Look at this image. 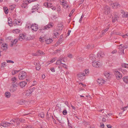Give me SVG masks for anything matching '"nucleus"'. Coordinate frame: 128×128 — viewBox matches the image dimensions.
I'll list each match as a JSON object with an SVG mask.
<instances>
[{"label": "nucleus", "instance_id": "nucleus-8", "mask_svg": "<svg viewBox=\"0 0 128 128\" xmlns=\"http://www.w3.org/2000/svg\"><path fill=\"white\" fill-rule=\"evenodd\" d=\"M92 65L94 67L96 68H98L100 65V63L98 61L97 62H96L94 61L92 62Z\"/></svg>", "mask_w": 128, "mask_h": 128}, {"label": "nucleus", "instance_id": "nucleus-18", "mask_svg": "<svg viewBox=\"0 0 128 128\" xmlns=\"http://www.w3.org/2000/svg\"><path fill=\"white\" fill-rule=\"evenodd\" d=\"M90 59L92 61H94L96 60L95 55L93 54H91L90 56Z\"/></svg>", "mask_w": 128, "mask_h": 128}, {"label": "nucleus", "instance_id": "nucleus-1", "mask_svg": "<svg viewBox=\"0 0 128 128\" xmlns=\"http://www.w3.org/2000/svg\"><path fill=\"white\" fill-rule=\"evenodd\" d=\"M26 76V73L24 71L20 72L18 75V77L19 79L21 80L24 79Z\"/></svg>", "mask_w": 128, "mask_h": 128}, {"label": "nucleus", "instance_id": "nucleus-63", "mask_svg": "<svg viewBox=\"0 0 128 128\" xmlns=\"http://www.w3.org/2000/svg\"><path fill=\"white\" fill-rule=\"evenodd\" d=\"M66 2H65L62 5L64 7L66 6L67 4V3H66Z\"/></svg>", "mask_w": 128, "mask_h": 128}, {"label": "nucleus", "instance_id": "nucleus-12", "mask_svg": "<svg viewBox=\"0 0 128 128\" xmlns=\"http://www.w3.org/2000/svg\"><path fill=\"white\" fill-rule=\"evenodd\" d=\"M108 29V28H107L105 29L104 30H102V34H100V35L98 37V38H101L102 36L104 34Z\"/></svg>", "mask_w": 128, "mask_h": 128}, {"label": "nucleus", "instance_id": "nucleus-2", "mask_svg": "<svg viewBox=\"0 0 128 128\" xmlns=\"http://www.w3.org/2000/svg\"><path fill=\"white\" fill-rule=\"evenodd\" d=\"M12 86L10 88V90L12 92H14L17 90L18 84L17 82H12Z\"/></svg>", "mask_w": 128, "mask_h": 128}, {"label": "nucleus", "instance_id": "nucleus-50", "mask_svg": "<svg viewBox=\"0 0 128 128\" xmlns=\"http://www.w3.org/2000/svg\"><path fill=\"white\" fill-rule=\"evenodd\" d=\"M39 41H40L41 42H43L44 40V38H39Z\"/></svg>", "mask_w": 128, "mask_h": 128}, {"label": "nucleus", "instance_id": "nucleus-6", "mask_svg": "<svg viewBox=\"0 0 128 128\" xmlns=\"http://www.w3.org/2000/svg\"><path fill=\"white\" fill-rule=\"evenodd\" d=\"M14 24L15 26L20 25L22 24L20 20L18 19H15L13 21Z\"/></svg>", "mask_w": 128, "mask_h": 128}, {"label": "nucleus", "instance_id": "nucleus-33", "mask_svg": "<svg viewBox=\"0 0 128 128\" xmlns=\"http://www.w3.org/2000/svg\"><path fill=\"white\" fill-rule=\"evenodd\" d=\"M128 66V64H126V63H122L121 64V66L122 67H124L126 68H128V67L126 66Z\"/></svg>", "mask_w": 128, "mask_h": 128}, {"label": "nucleus", "instance_id": "nucleus-30", "mask_svg": "<svg viewBox=\"0 0 128 128\" xmlns=\"http://www.w3.org/2000/svg\"><path fill=\"white\" fill-rule=\"evenodd\" d=\"M118 49L120 50L121 52V54L122 55H124V49H123L120 46H119V47L118 48Z\"/></svg>", "mask_w": 128, "mask_h": 128}, {"label": "nucleus", "instance_id": "nucleus-7", "mask_svg": "<svg viewBox=\"0 0 128 128\" xmlns=\"http://www.w3.org/2000/svg\"><path fill=\"white\" fill-rule=\"evenodd\" d=\"M30 28L32 30L36 31L38 29V25L36 24H32L30 26Z\"/></svg>", "mask_w": 128, "mask_h": 128}, {"label": "nucleus", "instance_id": "nucleus-49", "mask_svg": "<svg viewBox=\"0 0 128 128\" xmlns=\"http://www.w3.org/2000/svg\"><path fill=\"white\" fill-rule=\"evenodd\" d=\"M34 84H32V86L30 87V88L29 89H32V92L35 89V88L34 87H32V86H34Z\"/></svg>", "mask_w": 128, "mask_h": 128}, {"label": "nucleus", "instance_id": "nucleus-37", "mask_svg": "<svg viewBox=\"0 0 128 128\" xmlns=\"http://www.w3.org/2000/svg\"><path fill=\"white\" fill-rule=\"evenodd\" d=\"M44 114L43 112H41L39 114L38 116L41 118H43L44 117Z\"/></svg>", "mask_w": 128, "mask_h": 128}, {"label": "nucleus", "instance_id": "nucleus-55", "mask_svg": "<svg viewBox=\"0 0 128 128\" xmlns=\"http://www.w3.org/2000/svg\"><path fill=\"white\" fill-rule=\"evenodd\" d=\"M62 39L59 38L58 39V42H58V43H60L62 42Z\"/></svg>", "mask_w": 128, "mask_h": 128}, {"label": "nucleus", "instance_id": "nucleus-39", "mask_svg": "<svg viewBox=\"0 0 128 128\" xmlns=\"http://www.w3.org/2000/svg\"><path fill=\"white\" fill-rule=\"evenodd\" d=\"M61 50V48H59L57 50H55L54 51V54H56L57 53L59 52Z\"/></svg>", "mask_w": 128, "mask_h": 128}, {"label": "nucleus", "instance_id": "nucleus-38", "mask_svg": "<svg viewBox=\"0 0 128 128\" xmlns=\"http://www.w3.org/2000/svg\"><path fill=\"white\" fill-rule=\"evenodd\" d=\"M17 80V79L16 77H14L12 78L11 80L12 81V82H16V81Z\"/></svg>", "mask_w": 128, "mask_h": 128}, {"label": "nucleus", "instance_id": "nucleus-26", "mask_svg": "<svg viewBox=\"0 0 128 128\" xmlns=\"http://www.w3.org/2000/svg\"><path fill=\"white\" fill-rule=\"evenodd\" d=\"M110 73L108 72H106L104 73V76L108 79H109L110 78Z\"/></svg>", "mask_w": 128, "mask_h": 128}, {"label": "nucleus", "instance_id": "nucleus-22", "mask_svg": "<svg viewBox=\"0 0 128 128\" xmlns=\"http://www.w3.org/2000/svg\"><path fill=\"white\" fill-rule=\"evenodd\" d=\"M10 122H11V123L6 122V124H7L8 125H9L8 124H13L14 125L15 124V119L11 120Z\"/></svg>", "mask_w": 128, "mask_h": 128}, {"label": "nucleus", "instance_id": "nucleus-15", "mask_svg": "<svg viewBox=\"0 0 128 128\" xmlns=\"http://www.w3.org/2000/svg\"><path fill=\"white\" fill-rule=\"evenodd\" d=\"M31 89L27 90L26 92V95L27 96H30L32 92Z\"/></svg>", "mask_w": 128, "mask_h": 128}, {"label": "nucleus", "instance_id": "nucleus-41", "mask_svg": "<svg viewBox=\"0 0 128 128\" xmlns=\"http://www.w3.org/2000/svg\"><path fill=\"white\" fill-rule=\"evenodd\" d=\"M89 72V70L88 69L86 70H85V71L83 73H85V74L86 75H88V72Z\"/></svg>", "mask_w": 128, "mask_h": 128}, {"label": "nucleus", "instance_id": "nucleus-57", "mask_svg": "<svg viewBox=\"0 0 128 128\" xmlns=\"http://www.w3.org/2000/svg\"><path fill=\"white\" fill-rule=\"evenodd\" d=\"M62 66L64 68H66V65L65 64H63V63H62Z\"/></svg>", "mask_w": 128, "mask_h": 128}, {"label": "nucleus", "instance_id": "nucleus-53", "mask_svg": "<svg viewBox=\"0 0 128 128\" xmlns=\"http://www.w3.org/2000/svg\"><path fill=\"white\" fill-rule=\"evenodd\" d=\"M5 63L6 62H4L2 63L1 64V67L2 68L5 66Z\"/></svg>", "mask_w": 128, "mask_h": 128}, {"label": "nucleus", "instance_id": "nucleus-3", "mask_svg": "<svg viewBox=\"0 0 128 128\" xmlns=\"http://www.w3.org/2000/svg\"><path fill=\"white\" fill-rule=\"evenodd\" d=\"M53 25L54 24L53 23L50 22L48 25L40 29L39 30H40V32H41L42 30H48L50 28H52Z\"/></svg>", "mask_w": 128, "mask_h": 128}, {"label": "nucleus", "instance_id": "nucleus-9", "mask_svg": "<svg viewBox=\"0 0 128 128\" xmlns=\"http://www.w3.org/2000/svg\"><path fill=\"white\" fill-rule=\"evenodd\" d=\"M110 8L108 6H105L104 8L105 14H109L110 12Z\"/></svg>", "mask_w": 128, "mask_h": 128}, {"label": "nucleus", "instance_id": "nucleus-31", "mask_svg": "<svg viewBox=\"0 0 128 128\" xmlns=\"http://www.w3.org/2000/svg\"><path fill=\"white\" fill-rule=\"evenodd\" d=\"M37 53H38V55H42L45 54V53L43 52L40 50H39Z\"/></svg>", "mask_w": 128, "mask_h": 128}, {"label": "nucleus", "instance_id": "nucleus-43", "mask_svg": "<svg viewBox=\"0 0 128 128\" xmlns=\"http://www.w3.org/2000/svg\"><path fill=\"white\" fill-rule=\"evenodd\" d=\"M62 63L61 62L60 60H57V61H56V64H58V65H60L61 64H62Z\"/></svg>", "mask_w": 128, "mask_h": 128}, {"label": "nucleus", "instance_id": "nucleus-29", "mask_svg": "<svg viewBox=\"0 0 128 128\" xmlns=\"http://www.w3.org/2000/svg\"><path fill=\"white\" fill-rule=\"evenodd\" d=\"M54 37H55L56 38H57V37L59 35H60V34H59V32H55V30H54Z\"/></svg>", "mask_w": 128, "mask_h": 128}, {"label": "nucleus", "instance_id": "nucleus-4", "mask_svg": "<svg viewBox=\"0 0 128 128\" xmlns=\"http://www.w3.org/2000/svg\"><path fill=\"white\" fill-rule=\"evenodd\" d=\"M78 79L80 81L83 80H84V77L86 76L85 73L80 72L77 74Z\"/></svg>", "mask_w": 128, "mask_h": 128}, {"label": "nucleus", "instance_id": "nucleus-59", "mask_svg": "<svg viewBox=\"0 0 128 128\" xmlns=\"http://www.w3.org/2000/svg\"><path fill=\"white\" fill-rule=\"evenodd\" d=\"M54 59L53 60H50L49 62V63L48 64H51V63H52V62H54Z\"/></svg>", "mask_w": 128, "mask_h": 128}, {"label": "nucleus", "instance_id": "nucleus-51", "mask_svg": "<svg viewBox=\"0 0 128 128\" xmlns=\"http://www.w3.org/2000/svg\"><path fill=\"white\" fill-rule=\"evenodd\" d=\"M128 36V33L122 36V37L123 38H127Z\"/></svg>", "mask_w": 128, "mask_h": 128}, {"label": "nucleus", "instance_id": "nucleus-60", "mask_svg": "<svg viewBox=\"0 0 128 128\" xmlns=\"http://www.w3.org/2000/svg\"><path fill=\"white\" fill-rule=\"evenodd\" d=\"M64 104L66 105L67 106H68V107H69V105L68 104V102H64Z\"/></svg>", "mask_w": 128, "mask_h": 128}, {"label": "nucleus", "instance_id": "nucleus-34", "mask_svg": "<svg viewBox=\"0 0 128 128\" xmlns=\"http://www.w3.org/2000/svg\"><path fill=\"white\" fill-rule=\"evenodd\" d=\"M10 20H11L10 21V20L9 18H8V24L10 26H12V22L11 21V19Z\"/></svg>", "mask_w": 128, "mask_h": 128}, {"label": "nucleus", "instance_id": "nucleus-19", "mask_svg": "<svg viewBox=\"0 0 128 128\" xmlns=\"http://www.w3.org/2000/svg\"><path fill=\"white\" fill-rule=\"evenodd\" d=\"M97 82L100 84L101 85L104 83L105 81L102 79L100 80L98 79L97 80Z\"/></svg>", "mask_w": 128, "mask_h": 128}, {"label": "nucleus", "instance_id": "nucleus-24", "mask_svg": "<svg viewBox=\"0 0 128 128\" xmlns=\"http://www.w3.org/2000/svg\"><path fill=\"white\" fill-rule=\"evenodd\" d=\"M9 126L7 124H6V122H5L3 123H0V126H2L4 127H7Z\"/></svg>", "mask_w": 128, "mask_h": 128}, {"label": "nucleus", "instance_id": "nucleus-35", "mask_svg": "<svg viewBox=\"0 0 128 128\" xmlns=\"http://www.w3.org/2000/svg\"><path fill=\"white\" fill-rule=\"evenodd\" d=\"M120 6V5L118 3H115L113 4V6L114 7H117L118 6Z\"/></svg>", "mask_w": 128, "mask_h": 128}, {"label": "nucleus", "instance_id": "nucleus-17", "mask_svg": "<svg viewBox=\"0 0 128 128\" xmlns=\"http://www.w3.org/2000/svg\"><path fill=\"white\" fill-rule=\"evenodd\" d=\"M18 41L17 39H15L13 42L12 41L11 44H10V46L12 47L13 45H15L17 43Z\"/></svg>", "mask_w": 128, "mask_h": 128}, {"label": "nucleus", "instance_id": "nucleus-40", "mask_svg": "<svg viewBox=\"0 0 128 128\" xmlns=\"http://www.w3.org/2000/svg\"><path fill=\"white\" fill-rule=\"evenodd\" d=\"M19 120L20 122L24 123L25 122V120L24 119L20 118L19 119Z\"/></svg>", "mask_w": 128, "mask_h": 128}, {"label": "nucleus", "instance_id": "nucleus-32", "mask_svg": "<svg viewBox=\"0 0 128 128\" xmlns=\"http://www.w3.org/2000/svg\"><path fill=\"white\" fill-rule=\"evenodd\" d=\"M15 124H16L17 125H19L20 124V121L19 120V118H17L15 119Z\"/></svg>", "mask_w": 128, "mask_h": 128}, {"label": "nucleus", "instance_id": "nucleus-13", "mask_svg": "<svg viewBox=\"0 0 128 128\" xmlns=\"http://www.w3.org/2000/svg\"><path fill=\"white\" fill-rule=\"evenodd\" d=\"M104 56L103 53L101 51L99 52L98 54V57H99V58H102Z\"/></svg>", "mask_w": 128, "mask_h": 128}, {"label": "nucleus", "instance_id": "nucleus-25", "mask_svg": "<svg viewBox=\"0 0 128 128\" xmlns=\"http://www.w3.org/2000/svg\"><path fill=\"white\" fill-rule=\"evenodd\" d=\"M123 81L126 83H128V76H126L123 78Z\"/></svg>", "mask_w": 128, "mask_h": 128}, {"label": "nucleus", "instance_id": "nucleus-44", "mask_svg": "<svg viewBox=\"0 0 128 128\" xmlns=\"http://www.w3.org/2000/svg\"><path fill=\"white\" fill-rule=\"evenodd\" d=\"M62 113L64 115H66L67 114V112L66 110H65L63 111Z\"/></svg>", "mask_w": 128, "mask_h": 128}, {"label": "nucleus", "instance_id": "nucleus-62", "mask_svg": "<svg viewBox=\"0 0 128 128\" xmlns=\"http://www.w3.org/2000/svg\"><path fill=\"white\" fill-rule=\"evenodd\" d=\"M107 126L108 128H112V126L110 124H108L107 125Z\"/></svg>", "mask_w": 128, "mask_h": 128}, {"label": "nucleus", "instance_id": "nucleus-42", "mask_svg": "<svg viewBox=\"0 0 128 128\" xmlns=\"http://www.w3.org/2000/svg\"><path fill=\"white\" fill-rule=\"evenodd\" d=\"M121 71L122 73L124 74H126L127 72V70H124L122 69Z\"/></svg>", "mask_w": 128, "mask_h": 128}, {"label": "nucleus", "instance_id": "nucleus-54", "mask_svg": "<svg viewBox=\"0 0 128 128\" xmlns=\"http://www.w3.org/2000/svg\"><path fill=\"white\" fill-rule=\"evenodd\" d=\"M7 63H14V62L10 60H7Z\"/></svg>", "mask_w": 128, "mask_h": 128}, {"label": "nucleus", "instance_id": "nucleus-27", "mask_svg": "<svg viewBox=\"0 0 128 128\" xmlns=\"http://www.w3.org/2000/svg\"><path fill=\"white\" fill-rule=\"evenodd\" d=\"M4 12L6 14H7L8 12V10L6 7H4L3 8Z\"/></svg>", "mask_w": 128, "mask_h": 128}, {"label": "nucleus", "instance_id": "nucleus-28", "mask_svg": "<svg viewBox=\"0 0 128 128\" xmlns=\"http://www.w3.org/2000/svg\"><path fill=\"white\" fill-rule=\"evenodd\" d=\"M5 96L7 98H9L10 96V94L9 92H7L5 93Z\"/></svg>", "mask_w": 128, "mask_h": 128}, {"label": "nucleus", "instance_id": "nucleus-52", "mask_svg": "<svg viewBox=\"0 0 128 128\" xmlns=\"http://www.w3.org/2000/svg\"><path fill=\"white\" fill-rule=\"evenodd\" d=\"M44 5H45L46 6H47L49 8V6H49V4H50V3H44Z\"/></svg>", "mask_w": 128, "mask_h": 128}, {"label": "nucleus", "instance_id": "nucleus-20", "mask_svg": "<svg viewBox=\"0 0 128 128\" xmlns=\"http://www.w3.org/2000/svg\"><path fill=\"white\" fill-rule=\"evenodd\" d=\"M121 12L123 14L122 16L125 18H126V16H128V13L127 12H124V11L122 10H121Z\"/></svg>", "mask_w": 128, "mask_h": 128}, {"label": "nucleus", "instance_id": "nucleus-58", "mask_svg": "<svg viewBox=\"0 0 128 128\" xmlns=\"http://www.w3.org/2000/svg\"><path fill=\"white\" fill-rule=\"evenodd\" d=\"M50 70L52 72H55V70L54 68H52L50 69Z\"/></svg>", "mask_w": 128, "mask_h": 128}, {"label": "nucleus", "instance_id": "nucleus-11", "mask_svg": "<svg viewBox=\"0 0 128 128\" xmlns=\"http://www.w3.org/2000/svg\"><path fill=\"white\" fill-rule=\"evenodd\" d=\"M63 26L62 23H58L57 25V29L58 31H60L63 29Z\"/></svg>", "mask_w": 128, "mask_h": 128}, {"label": "nucleus", "instance_id": "nucleus-5", "mask_svg": "<svg viewBox=\"0 0 128 128\" xmlns=\"http://www.w3.org/2000/svg\"><path fill=\"white\" fill-rule=\"evenodd\" d=\"M114 72L118 80H119L122 78V74L120 73V72L116 70L114 71Z\"/></svg>", "mask_w": 128, "mask_h": 128}, {"label": "nucleus", "instance_id": "nucleus-23", "mask_svg": "<svg viewBox=\"0 0 128 128\" xmlns=\"http://www.w3.org/2000/svg\"><path fill=\"white\" fill-rule=\"evenodd\" d=\"M45 41L46 44H48L51 43L52 42V39L49 38V39L45 40Z\"/></svg>", "mask_w": 128, "mask_h": 128}, {"label": "nucleus", "instance_id": "nucleus-14", "mask_svg": "<svg viewBox=\"0 0 128 128\" xmlns=\"http://www.w3.org/2000/svg\"><path fill=\"white\" fill-rule=\"evenodd\" d=\"M38 5L37 4L36 5H34V6H33V8L32 9V12H33L36 11H37L38 9Z\"/></svg>", "mask_w": 128, "mask_h": 128}, {"label": "nucleus", "instance_id": "nucleus-10", "mask_svg": "<svg viewBox=\"0 0 128 128\" xmlns=\"http://www.w3.org/2000/svg\"><path fill=\"white\" fill-rule=\"evenodd\" d=\"M118 18V15H117L116 13L114 14V16L112 18V21L113 22H116Z\"/></svg>", "mask_w": 128, "mask_h": 128}, {"label": "nucleus", "instance_id": "nucleus-56", "mask_svg": "<svg viewBox=\"0 0 128 128\" xmlns=\"http://www.w3.org/2000/svg\"><path fill=\"white\" fill-rule=\"evenodd\" d=\"M100 127L101 128H104V124L102 123H101L100 124Z\"/></svg>", "mask_w": 128, "mask_h": 128}, {"label": "nucleus", "instance_id": "nucleus-46", "mask_svg": "<svg viewBox=\"0 0 128 128\" xmlns=\"http://www.w3.org/2000/svg\"><path fill=\"white\" fill-rule=\"evenodd\" d=\"M74 9H73L71 11L70 14L69 15V17H70L72 16V14L74 12Z\"/></svg>", "mask_w": 128, "mask_h": 128}, {"label": "nucleus", "instance_id": "nucleus-61", "mask_svg": "<svg viewBox=\"0 0 128 128\" xmlns=\"http://www.w3.org/2000/svg\"><path fill=\"white\" fill-rule=\"evenodd\" d=\"M113 114L112 113H109L108 114H107L106 115V116L107 117H108V116H111L113 115Z\"/></svg>", "mask_w": 128, "mask_h": 128}, {"label": "nucleus", "instance_id": "nucleus-45", "mask_svg": "<svg viewBox=\"0 0 128 128\" xmlns=\"http://www.w3.org/2000/svg\"><path fill=\"white\" fill-rule=\"evenodd\" d=\"M14 32L16 33H18L19 32L20 30L19 29H16L14 30Z\"/></svg>", "mask_w": 128, "mask_h": 128}, {"label": "nucleus", "instance_id": "nucleus-64", "mask_svg": "<svg viewBox=\"0 0 128 128\" xmlns=\"http://www.w3.org/2000/svg\"><path fill=\"white\" fill-rule=\"evenodd\" d=\"M62 57H60V58H59L58 59V60H60L61 61V62L62 61Z\"/></svg>", "mask_w": 128, "mask_h": 128}, {"label": "nucleus", "instance_id": "nucleus-16", "mask_svg": "<svg viewBox=\"0 0 128 128\" xmlns=\"http://www.w3.org/2000/svg\"><path fill=\"white\" fill-rule=\"evenodd\" d=\"M26 84V82L25 81H22L20 82V86L21 88H23L24 87Z\"/></svg>", "mask_w": 128, "mask_h": 128}, {"label": "nucleus", "instance_id": "nucleus-48", "mask_svg": "<svg viewBox=\"0 0 128 128\" xmlns=\"http://www.w3.org/2000/svg\"><path fill=\"white\" fill-rule=\"evenodd\" d=\"M119 46H120L122 48H128V46H124V45L122 44H120L119 45Z\"/></svg>", "mask_w": 128, "mask_h": 128}, {"label": "nucleus", "instance_id": "nucleus-21", "mask_svg": "<svg viewBox=\"0 0 128 128\" xmlns=\"http://www.w3.org/2000/svg\"><path fill=\"white\" fill-rule=\"evenodd\" d=\"M36 69L38 70H39L41 68V66L40 64L38 63H36Z\"/></svg>", "mask_w": 128, "mask_h": 128}, {"label": "nucleus", "instance_id": "nucleus-47", "mask_svg": "<svg viewBox=\"0 0 128 128\" xmlns=\"http://www.w3.org/2000/svg\"><path fill=\"white\" fill-rule=\"evenodd\" d=\"M84 15H83V14H82V16L80 18V19L79 20V22L80 23H81L82 22V18L84 17Z\"/></svg>", "mask_w": 128, "mask_h": 128}, {"label": "nucleus", "instance_id": "nucleus-36", "mask_svg": "<svg viewBox=\"0 0 128 128\" xmlns=\"http://www.w3.org/2000/svg\"><path fill=\"white\" fill-rule=\"evenodd\" d=\"M19 71V70H14L12 71V74L13 75L14 74H15L18 72Z\"/></svg>", "mask_w": 128, "mask_h": 128}]
</instances>
